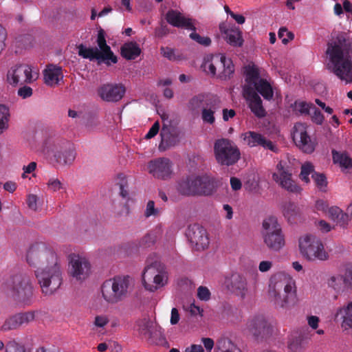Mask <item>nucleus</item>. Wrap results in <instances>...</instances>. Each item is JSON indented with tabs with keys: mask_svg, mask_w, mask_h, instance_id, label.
Returning a JSON list of instances; mask_svg holds the SVG:
<instances>
[{
	"mask_svg": "<svg viewBox=\"0 0 352 352\" xmlns=\"http://www.w3.org/2000/svg\"><path fill=\"white\" fill-rule=\"evenodd\" d=\"M26 260L30 265L38 266L35 275L42 292L54 294L63 282L60 260L54 251L45 243H36L28 250Z\"/></svg>",
	"mask_w": 352,
	"mask_h": 352,
	"instance_id": "obj_1",
	"label": "nucleus"
},
{
	"mask_svg": "<svg viewBox=\"0 0 352 352\" xmlns=\"http://www.w3.org/2000/svg\"><path fill=\"white\" fill-rule=\"evenodd\" d=\"M327 67L340 80L352 82V38L339 34L327 44Z\"/></svg>",
	"mask_w": 352,
	"mask_h": 352,
	"instance_id": "obj_2",
	"label": "nucleus"
},
{
	"mask_svg": "<svg viewBox=\"0 0 352 352\" xmlns=\"http://www.w3.org/2000/svg\"><path fill=\"white\" fill-rule=\"evenodd\" d=\"M245 84L243 87V95L248 102L251 111L255 116L262 118L265 111L262 100L256 93L258 92L266 100L273 97V90L270 84L261 77L260 70L254 65H248L245 67Z\"/></svg>",
	"mask_w": 352,
	"mask_h": 352,
	"instance_id": "obj_3",
	"label": "nucleus"
},
{
	"mask_svg": "<svg viewBox=\"0 0 352 352\" xmlns=\"http://www.w3.org/2000/svg\"><path fill=\"white\" fill-rule=\"evenodd\" d=\"M268 294L276 305L287 308L294 305L296 300L295 280L287 274H275L270 279Z\"/></svg>",
	"mask_w": 352,
	"mask_h": 352,
	"instance_id": "obj_4",
	"label": "nucleus"
},
{
	"mask_svg": "<svg viewBox=\"0 0 352 352\" xmlns=\"http://www.w3.org/2000/svg\"><path fill=\"white\" fill-rule=\"evenodd\" d=\"M2 289L14 301L23 305H30L34 298L33 280L26 274L10 276L2 285Z\"/></svg>",
	"mask_w": 352,
	"mask_h": 352,
	"instance_id": "obj_5",
	"label": "nucleus"
},
{
	"mask_svg": "<svg viewBox=\"0 0 352 352\" xmlns=\"http://www.w3.org/2000/svg\"><path fill=\"white\" fill-rule=\"evenodd\" d=\"M131 284L132 278L129 276H116L109 278L101 285L102 297L111 305L122 302L129 295Z\"/></svg>",
	"mask_w": 352,
	"mask_h": 352,
	"instance_id": "obj_6",
	"label": "nucleus"
},
{
	"mask_svg": "<svg viewBox=\"0 0 352 352\" xmlns=\"http://www.w3.org/2000/svg\"><path fill=\"white\" fill-rule=\"evenodd\" d=\"M261 236L263 243L271 251L279 252L285 245V235L275 217H268L263 221Z\"/></svg>",
	"mask_w": 352,
	"mask_h": 352,
	"instance_id": "obj_7",
	"label": "nucleus"
},
{
	"mask_svg": "<svg viewBox=\"0 0 352 352\" xmlns=\"http://www.w3.org/2000/svg\"><path fill=\"white\" fill-rule=\"evenodd\" d=\"M142 283L145 290L149 292H155L164 287L168 283L165 266L159 262L146 266L142 274Z\"/></svg>",
	"mask_w": 352,
	"mask_h": 352,
	"instance_id": "obj_8",
	"label": "nucleus"
},
{
	"mask_svg": "<svg viewBox=\"0 0 352 352\" xmlns=\"http://www.w3.org/2000/svg\"><path fill=\"white\" fill-rule=\"evenodd\" d=\"M216 188L213 179L208 176H191L179 184L178 190L184 195H210Z\"/></svg>",
	"mask_w": 352,
	"mask_h": 352,
	"instance_id": "obj_9",
	"label": "nucleus"
},
{
	"mask_svg": "<svg viewBox=\"0 0 352 352\" xmlns=\"http://www.w3.org/2000/svg\"><path fill=\"white\" fill-rule=\"evenodd\" d=\"M45 151L60 165H70L76 158V152L72 144L58 139L49 140L45 142Z\"/></svg>",
	"mask_w": 352,
	"mask_h": 352,
	"instance_id": "obj_10",
	"label": "nucleus"
},
{
	"mask_svg": "<svg viewBox=\"0 0 352 352\" xmlns=\"http://www.w3.org/2000/svg\"><path fill=\"white\" fill-rule=\"evenodd\" d=\"M214 153L217 162L221 166H232L241 158V152L238 146L232 140L227 138H221L215 141Z\"/></svg>",
	"mask_w": 352,
	"mask_h": 352,
	"instance_id": "obj_11",
	"label": "nucleus"
},
{
	"mask_svg": "<svg viewBox=\"0 0 352 352\" xmlns=\"http://www.w3.org/2000/svg\"><path fill=\"white\" fill-rule=\"evenodd\" d=\"M202 67L206 72L212 76H215L218 71V76L222 80L230 78L234 72L231 59L226 58L221 54L206 56L204 58Z\"/></svg>",
	"mask_w": 352,
	"mask_h": 352,
	"instance_id": "obj_12",
	"label": "nucleus"
},
{
	"mask_svg": "<svg viewBox=\"0 0 352 352\" xmlns=\"http://www.w3.org/2000/svg\"><path fill=\"white\" fill-rule=\"evenodd\" d=\"M298 246L302 256L308 261H325L328 253L322 241L312 234H305L298 240Z\"/></svg>",
	"mask_w": 352,
	"mask_h": 352,
	"instance_id": "obj_13",
	"label": "nucleus"
},
{
	"mask_svg": "<svg viewBox=\"0 0 352 352\" xmlns=\"http://www.w3.org/2000/svg\"><path fill=\"white\" fill-rule=\"evenodd\" d=\"M38 71L26 64L16 65L8 72V82L13 85L32 83L38 78Z\"/></svg>",
	"mask_w": 352,
	"mask_h": 352,
	"instance_id": "obj_14",
	"label": "nucleus"
},
{
	"mask_svg": "<svg viewBox=\"0 0 352 352\" xmlns=\"http://www.w3.org/2000/svg\"><path fill=\"white\" fill-rule=\"evenodd\" d=\"M244 331L256 340H262L272 336L273 327L263 317L258 316L247 322Z\"/></svg>",
	"mask_w": 352,
	"mask_h": 352,
	"instance_id": "obj_15",
	"label": "nucleus"
},
{
	"mask_svg": "<svg viewBox=\"0 0 352 352\" xmlns=\"http://www.w3.org/2000/svg\"><path fill=\"white\" fill-rule=\"evenodd\" d=\"M68 274L76 281L85 280L91 274V264L89 260L78 254L72 255L69 262Z\"/></svg>",
	"mask_w": 352,
	"mask_h": 352,
	"instance_id": "obj_16",
	"label": "nucleus"
},
{
	"mask_svg": "<svg viewBox=\"0 0 352 352\" xmlns=\"http://www.w3.org/2000/svg\"><path fill=\"white\" fill-rule=\"evenodd\" d=\"M148 173L154 178L166 180L173 175V163L167 157H157L150 160L146 166Z\"/></svg>",
	"mask_w": 352,
	"mask_h": 352,
	"instance_id": "obj_17",
	"label": "nucleus"
},
{
	"mask_svg": "<svg viewBox=\"0 0 352 352\" xmlns=\"http://www.w3.org/2000/svg\"><path fill=\"white\" fill-rule=\"evenodd\" d=\"M292 138L295 144L302 152L311 153L314 151L316 143L311 139L307 132V126L303 123H296L292 131Z\"/></svg>",
	"mask_w": 352,
	"mask_h": 352,
	"instance_id": "obj_18",
	"label": "nucleus"
},
{
	"mask_svg": "<svg viewBox=\"0 0 352 352\" xmlns=\"http://www.w3.org/2000/svg\"><path fill=\"white\" fill-rule=\"evenodd\" d=\"M186 236L192 247L197 251L204 250L209 245V238L204 228L199 224L188 226Z\"/></svg>",
	"mask_w": 352,
	"mask_h": 352,
	"instance_id": "obj_19",
	"label": "nucleus"
},
{
	"mask_svg": "<svg viewBox=\"0 0 352 352\" xmlns=\"http://www.w3.org/2000/svg\"><path fill=\"white\" fill-rule=\"evenodd\" d=\"M272 179L283 188L292 192H298L301 188L292 179V173L284 167L282 162L276 165V171L272 174Z\"/></svg>",
	"mask_w": 352,
	"mask_h": 352,
	"instance_id": "obj_20",
	"label": "nucleus"
},
{
	"mask_svg": "<svg viewBox=\"0 0 352 352\" xmlns=\"http://www.w3.org/2000/svg\"><path fill=\"white\" fill-rule=\"evenodd\" d=\"M165 19L167 23L173 27L191 31L197 30V21L179 10H169L165 15Z\"/></svg>",
	"mask_w": 352,
	"mask_h": 352,
	"instance_id": "obj_21",
	"label": "nucleus"
},
{
	"mask_svg": "<svg viewBox=\"0 0 352 352\" xmlns=\"http://www.w3.org/2000/svg\"><path fill=\"white\" fill-rule=\"evenodd\" d=\"M226 288L241 299L245 298L250 294L248 280L243 275L234 274L226 283Z\"/></svg>",
	"mask_w": 352,
	"mask_h": 352,
	"instance_id": "obj_22",
	"label": "nucleus"
},
{
	"mask_svg": "<svg viewBox=\"0 0 352 352\" xmlns=\"http://www.w3.org/2000/svg\"><path fill=\"white\" fill-rule=\"evenodd\" d=\"M126 91L125 87L122 84H104L98 87V94L100 98L107 102H116L120 100Z\"/></svg>",
	"mask_w": 352,
	"mask_h": 352,
	"instance_id": "obj_23",
	"label": "nucleus"
},
{
	"mask_svg": "<svg viewBox=\"0 0 352 352\" xmlns=\"http://www.w3.org/2000/svg\"><path fill=\"white\" fill-rule=\"evenodd\" d=\"M34 320V314L33 312L18 313L8 317L2 326L1 330L8 331L19 329L23 325H27Z\"/></svg>",
	"mask_w": 352,
	"mask_h": 352,
	"instance_id": "obj_24",
	"label": "nucleus"
},
{
	"mask_svg": "<svg viewBox=\"0 0 352 352\" xmlns=\"http://www.w3.org/2000/svg\"><path fill=\"white\" fill-rule=\"evenodd\" d=\"M135 326L137 331L147 338L157 339L162 336V328L148 318L139 319Z\"/></svg>",
	"mask_w": 352,
	"mask_h": 352,
	"instance_id": "obj_25",
	"label": "nucleus"
},
{
	"mask_svg": "<svg viewBox=\"0 0 352 352\" xmlns=\"http://www.w3.org/2000/svg\"><path fill=\"white\" fill-rule=\"evenodd\" d=\"M241 138L244 144L250 147L261 146L264 148L274 151L275 146L273 143L257 132L250 131L245 132L241 135Z\"/></svg>",
	"mask_w": 352,
	"mask_h": 352,
	"instance_id": "obj_26",
	"label": "nucleus"
},
{
	"mask_svg": "<svg viewBox=\"0 0 352 352\" xmlns=\"http://www.w3.org/2000/svg\"><path fill=\"white\" fill-rule=\"evenodd\" d=\"M97 44L100 50V59L107 65H109L111 61L112 63H116L118 61L117 57L113 54V52L109 45H107L104 32L102 30L98 32L97 37Z\"/></svg>",
	"mask_w": 352,
	"mask_h": 352,
	"instance_id": "obj_27",
	"label": "nucleus"
},
{
	"mask_svg": "<svg viewBox=\"0 0 352 352\" xmlns=\"http://www.w3.org/2000/svg\"><path fill=\"white\" fill-rule=\"evenodd\" d=\"M43 78L45 85L55 87L63 79L62 68L54 65H48L43 72Z\"/></svg>",
	"mask_w": 352,
	"mask_h": 352,
	"instance_id": "obj_28",
	"label": "nucleus"
},
{
	"mask_svg": "<svg viewBox=\"0 0 352 352\" xmlns=\"http://www.w3.org/2000/svg\"><path fill=\"white\" fill-rule=\"evenodd\" d=\"M219 28L221 32L224 34L226 40L230 45L234 47H241L243 45V40L241 32L238 28L227 27L225 24H221Z\"/></svg>",
	"mask_w": 352,
	"mask_h": 352,
	"instance_id": "obj_29",
	"label": "nucleus"
},
{
	"mask_svg": "<svg viewBox=\"0 0 352 352\" xmlns=\"http://www.w3.org/2000/svg\"><path fill=\"white\" fill-rule=\"evenodd\" d=\"M331 153L335 164L339 165L343 170L352 171V158L346 152L332 150Z\"/></svg>",
	"mask_w": 352,
	"mask_h": 352,
	"instance_id": "obj_30",
	"label": "nucleus"
},
{
	"mask_svg": "<svg viewBox=\"0 0 352 352\" xmlns=\"http://www.w3.org/2000/svg\"><path fill=\"white\" fill-rule=\"evenodd\" d=\"M341 316V327L344 330L352 328V301L338 309L336 316Z\"/></svg>",
	"mask_w": 352,
	"mask_h": 352,
	"instance_id": "obj_31",
	"label": "nucleus"
},
{
	"mask_svg": "<svg viewBox=\"0 0 352 352\" xmlns=\"http://www.w3.org/2000/svg\"><path fill=\"white\" fill-rule=\"evenodd\" d=\"M219 109V100L214 99L207 103L206 106L203 108L201 111V118L204 122L213 124L215 121L214 113Z\"/></svg>",
	"mask_w": 352,
	"mask_h": 352,
	"instance_id": "obj_32",
	"label": "nucleus"
},
{
	"mask_svg": "<svg viewBox=\"0 0 352 352\" xmlns=\"http://www.w3.org/2000/svg\"><path fill=\"white\" fill-rule=\"evenodd\" d=\"M121 55L126 60H134L141 54V49L135 42L124 43L121 47Z\"/></svg>",
	"mask_w": 352,
	"mask_h": 352,
	"instance_id": "obj_33",
	"label": "nucleus"
},
{
	"mask_svg": "<svg viewBox=\"0 0 352 352\" xmlns=\"http://www.w3.org/2000/svg\"><path fill=\"white\" fill-rule=\"evenodd\" d=\"M307 342L300 333L292 335L288 342V348L292 352H303Z\"/></svg>",
	"mask_w": 352,
	"mask_h": 352,
	"instance_id": "obj_34",
	"label": "nucleus"
},
{
	"mask_svg": "<svg viewBox=\"0 0 352 352\" xmlns=\"http://www.w3.org/2000/svg\"><path fill=\"white\" fill-rule=\"evenodd\" d=\"M160 135H161L162 140H161V142L159 145V148L161 151H165V150L168 149V148L175 145V144H176L175 138L173 137L170 133L168 127L167 126H165V124H164V126L161 130Z\"/></svg>",
	"mask_w": 352,
	"mask_h": 352,
	"instance_id": "obj_35",
	"label": "nucleus"
},
{
	"mask_svg": "<svg viewBox=\"0 0 352 352\" xmlns=\"http://www.w3.org/2000/svg\"><path fill=\"white\" fill-rule=\"evenodd\" d=\"M327 285L338 293L343 292L347 289L344 274L331 276L327 280Z\"/></svg>",
	"mask_w": 352,
	"mask_h": 352,
	"instance_id": "obj_36",
	"label": "nucleus"
},
{
	"mask_svg": "<svg viewBox=\"0 0 352 352\" xmlns=\"http://www.w3.org/2000/svg\"><path fill=\"white\" fill-rule=\"evenodd\" d=\"M78 55L84 58H89L90 60L96 59L102 61L99 54V50L96 47H87L82 44L78 46Z\"/></svg>",
	"mask_w": 352,
	"mask_h": 352,
	"instance_id": "obj_37",
	"label": "nucleus"
},
{
	"mask_svg": "<svg viewBox=\"0 0 352 352\" xmlns=\"http://www.w3.org/2000/svg\"><path fill=\"white\" fill-rule=\"evenodd\" d=\"M9 109L3 104L0 105V135L8 128L10 120Z\"/></svg>",
	"mask_w": 352,
	"mask_h": 352,
	"instance_id": "obj_38",
	"label": "nucleus"
},
{
	"mask_svg": "<svg viewBox=\"0 0 352 352\" xmlns=\"http://www.w3.org/2000/svg\"><path fill=\"white\" fill-rule=\"evenodd\" d=\"M283 213L289 221H291L298 214V208L292 203H287L283 206Z\"/></svg>",
	"mask_w": 352,
	"mask_h": 352,
	"instance_id": "obj_39",
	"label": "nucleus"
},
{
	"mask_svg": "<svg viewBox=\"0 0 352 352\" xmlns=\"http://www.w3.org/2000/svg\"><path fill=\"white\" fill-rule=\"evenodd\" d=\"M217 347L221 352H241L230 340L226 339L219 340L217 344Z\"/></svg>",
	"mask_w": 352,
	"mask_h": 352,
	"instance_id": "obj_40",
	"label": "nucleus"
},
{
	"mask_svg": "<svg viewBox=\"0 0 352 352\" xmlns=\"http://www.w3.org/2000/svg\"><path fill=\"white\" fill-rule=\"evenodd\" d=\"M316 173L314 170V166L311 163H305L301 166V171L300 174V178L302 181L305 182L306 184L309 183L310 179L309 175L311 174V175Z\"/></svg>",
	"mask_w": 352,
	"mask_h": 352,
	"instance_id": "obj_41",
	"label": "nucleus"
},
{
	"mask_svg": "<svg viewBox=\"0 0 352 352\" xmlns=\"http://www.w3.org/2000/svg\"><path fill=\"white\" fill-rule=\"evenodd\" d=\"M312 178H313L316 185L320 190H321L322 191L326 190L327 182L326 177L324 176V174L317 173H314L312 175Z\"/></svg>",
	"mask_w": 352,
	"mask_h": 352,
	"instance_id": "obj_42",
	"label": "nucleus"
},
{
	"mask_svg": "<svg viewBox=\"0 0 352 352\" xmlns=\"http://www.w3.org/2000/svg\"><path fill=\"white\" fill-rule=\"evenodd\" d=\"M161 214V210L155 207L153 201L150 200L147 202L146 210L144 211V216L148 218L151 216L158 217Z\"/></svg>",
	"mask_w": 352,
	"mask_h": 352,
	"instance_id": "obj_43",
	"label": "nucleus"
},
{
	"mask_svg": "<svg viewBox=\"0 0 352 352\" xmlns=\"http://www.w3.org/2000/svg\"><path fill=\"white\" fill-rule=\"evenodd\" d=\"M189 37L194 41L204 46H208L211 43V40L209 37L201 36V35L196 32V30L192 31V32L189 35Z\"/></svg>",
	"mask_w": 352,
	"mask_h": 352,
	"instance_id": "obj_44",
	"label": "nucleus"
},
{
	"mask_svg": "<svg viewBox=\"0 0 352 352\" xmlns=\"http://www.w3.org/2000/svg\"><path fill=\"white\" fill-rule=\"evenodd\" d=\"M27 204L30 210L37 211L41 206V201L36 195H29L27 198Z\"/></svg>",
	"mask_w": 352,
	"mask_h": 352,
	"instance_id": "obj_45",
	"label": "nucleus"
},
{
	"mask_svg": "<svg viewBox=\"0 0 352 352\" xmlns=\"http://www.w3.org/2000/svg\"><path fill=\"white\" fill-rule=\"evenodd\" d=\"M278 37L282 40L283 43L287 44L294 38V34L288 31L286 28H280L278 33Z\"/></svg>",
	"mask_w": 352,
	"mask_h": 352,
	"instance_id": "obj_46",
	"label": "nucleus"
},
{
	"mask_svg": "<svg viewBox=\"0 0 352 352\" xmlns=\"http://www.w3.org/2000/svg\"><path fill=\"white\" fill-rule=\"evenodd\" d=\"M120 182L118 183L120 187V195L124 199H128L129 197V192L127 189V182L124 176L120 175L118 177Z\"/></svg>",
	"mask_w": 352,
	"mask_h": 352,
	"instance_id": "obj_47",
	"label": "nucleus"
},
{
	"mask_svg": "<svg viewBox=\"0 0 352 352\" xmlns=\"http://www.w3.org/2000/svg\"><path fill=\"white\" fill-rule=\"evenodd\" d=\"M351 217H349L348 214H346L342 211L338 217V219H336L335 222L341 228H346L349 222L351 221Z\"/></svg>",
	"mask_w": 352,
	"mask_h": 352,
	"instance_id": "obj_48",
	"label": "nucleus"
},
{
	"mask_svg": "<svg viewBox=\"0 0 352 352\" xmlns=\"http://www.w3.org/2000/svg\"><path fill=\"white\" fill-rule=\"evenodd\" d=\"M48 190L52 192L58 191L63 188V184L57 178H50L47 183Z\"/></svg>",
	"mask_w": 352,
	"mask_h": 352,
	"instance_id": "obj_49",
	"label": "nucleus"
},
{
	"mask_svg": "<svg viewBox=\"0 0 352 352\" xmlns=\"http://www.w3.org/2000/svg\"><path fill=\"white\" fill-rule=\"evenodd\" d=\"M311 106V104L305 102H296L294 103V109L300 113H309Z\"/></svg>",
	"mask_w": 352,
	"mask_h": 352,
	"instance_id": "obj_50",
	"label": "nucleus"
},
{
	"mask_svg": "<svg viewBox=\"0 0 352 352\" xmlns=\"http://www.w3.org/2000/svg\"><path fill=\"white\" fill-rule=\"evenodd\" d=\"M6 352H25V350L23 346L12 341L7 344Z\"/></svg>",
	"mask_w": 352,
	"mask_h": 352,
	"instance_id": "obj_51",
	"label": "nucleus"
},
{
	"mask_svg": "<svg viewBox=\"0 0 352 352\" xmlns=\"http://www.w3.org/2000/svg\"><path fill=\"white\" fill-rule=\"evenodd\" d=\"M344 276L347 289H352V265H349L346 268Z\"/></svg>",
	"mask_w": 352,
	"mask_h": 352,
	"instance_id": "obj_52",
	"label": "nucleus"
},
{
	"mask_svg": "<svg viewBox=\"0 0 352 352\" xmlns=\"http://www.w3.org/2000/svg\"><path fill=\"white\" fill-rule=\"evenodd\" d=\"M197 296L201 300H208L210 298V292L206 287L200 286L197 289Z\"/></svg>",
	"mask_w": 352,
	"mask_h": 352,
	"instance_id": "obj_53",
	"label": "nucleus"
},
{
	"mask_svg": "<svg viewBox=\"0 0 352 352\" xmlns=\"http://www.w3.org/2000/svg\"><path fill=\"white\" fill-rule=\"evenodd\" d=\"M160 51L162 56L167 58L168 60H174L176 59L174 50L172 48L162 47Z\"/></svg>",
	"mask_w": 352,
	"mask_h": 352,
	"instance_id": "obj_54",
	"label": "nucleus"
},
{
	"mask_svg": "<svg viewBox=\"0 0 352 352\" xmlns=\"http://www.w3.org/2000/svg\"><path fill=\"white\" fill-rule=\"evenodd\" d=\"M342 211V210L338 207L332 206L328 209L327 213L328 217L333 221H335Z\"/></svg>",
	"mask_w": 352,
	"mask_h": 352,
	"instance_id": "obj_55",
	"label": "nucleus"
},
{
	"mask_svg": "<svg viewBox=\"0 0 352 352\" xmlns=\"http://www.w3.org/2000/svg\"><path fill=\"white\" fill-rule=\"evenodd\" d=\"M160 130V123L158 121L155 122L151 128L149 129L147 134L145 135V138L148 140L153 137H155L159 132Z\"/></svg>",
	"mask_w": 352,
	"mask_h": 352,
	"instance_id": "obj_56",
	"label": "nucleus"
},
{
	"mask_svg": "<svg viewBox=\"0 0 352 352\" xmlns=\"http://www.w3.org/2000/svg\"><path fill=\"white\" fill-rule=\"evenodd\" d=\"M314 109V112L311 116L312 120L316 123L317 124H321L324 120V116L322 113L316 109L315 107Z\"/></svg>",
	"mask_w": 352,
	"mask_h": 352,
	"instance_id": "obj_57",
	"label": "nucleus"
},
{
	"mask_svg": "<svg viewBox=\"0 0 352 352\" xmlns=\"http://www.w3.org/2000/svg\"><path fill=\"white\" fill-rule=\"evenodd\" d=\"M18 94L23 98L30 97L32 95V89L28 86H23L18 90Z\"/></svg>",
	"mask_w": 352,
	"mask_h": 352,
	"instance_id": "obj_58",
	"label": "nucleus"
},
{
	"mask_svg": "<svg viewBox=\"0 0 352 352\" xmlns=\"http://www.w3.org/2000/svg\"><path fill=\"white\" fill-rule=\"evenodd\" d=\"M273 263L270 261H262L258 265V270L261 272H267L271 270Z\"/></svg>",
	"mask_w": 352,
	"mask_h": 352,
	"instance_id": "obj_59",
	"label": "nucleus"
},
{
	"mask_svg": "<svg viewBox=\"0 0 352 352\" xmlns=\"http://www.w3.org/2000/svg\"><path fill=\"white\" fill-rule=\"evenodd\" d=\"M318 228L322 232H328L333 228V227L324 220H320L318 222Z\"/></svg>",
	"mask_w": 352,
	"mask_h": 352,
	"instance_id": "obj_60",
	"label": "nucleus"
},
{
	"mask_svg": "<svg viewBox=\"0 0 352 352\" xmlns=\"http://www.w3.org/2000/svg\"><path fill=\"white\" fill-rule=\"evenodd\" d=\"M108 321L106 316H98L95 318L94 324L98 327H103L107 324Z\"/></svg>",
	"mask_w": 352,
	"mask_h": 352,
	"instance_id": "obj_61",
	"label": "nucleus"
},
{
	"mask_svg": "<svg viewBox=\"0 0 352 352\" xmlns=\"http://www.w3.org/2000/svg\"><path fill=\"white\" fill-rule=\"evenodd\" d=\"M320 319L318 316H311L307 318V322L310 327L316 329L318 327Z\"/></svg>",
	"mask_w": 352,
	"mask_h": 352,
	"instance_id": "obj_62",
	"label": "nucleus"
},
{
	"mask_svg": "<svg viewBox=\"0 0 352 352\" xmlns=\"http://www.w3.org/2000/svg\"><path fill=\"white\" fill-rule=\"evenodd\" d=\"M36 168V163L34 162H30L28 166H24L23 168V173L22 174V177L25 178L26 173H32Z\"/></svg>",
	"mask_w": 352,
	"mask_h": 352,
	"instance_id": "obj_63",
	"label": "nucleus"
},
{
	"mask_svg": "<svg viewBox=\"0 0 352 352\" xmlns=\"http://www.w3.org/2000/svg\"><path fill=\"white\" fill-rule=\"evenodd\" d=\"M185 352H204V349L200 344H192L185 349Z\"/></svg>",
	"mask_w": 352,
	"mask_h": 352,
	"instance_id": "obj_64",
	"label": "nucleus"
}]
</instances>
